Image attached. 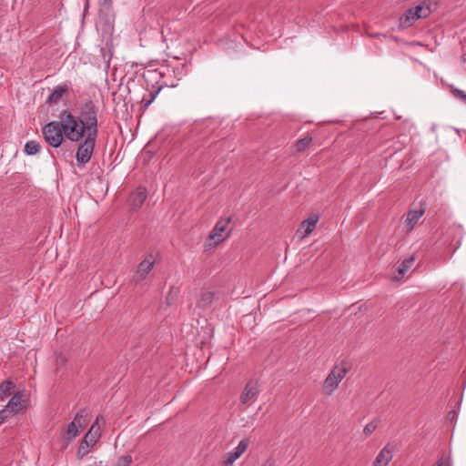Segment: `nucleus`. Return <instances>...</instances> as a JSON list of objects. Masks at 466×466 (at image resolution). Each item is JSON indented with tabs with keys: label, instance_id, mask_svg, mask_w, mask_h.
<instances>
[{
	"label": "nucleus",
	"instance_id": "nucleus-1",
	"mask_svg": "<svg viewBox=\"0 0 466 466\" xmlns=\"http://www.w3.org/2000/svg\"><path fill=\"white\" fill-rule=\"evenodd\" d=\"M58 118L61 123L62 130L66 138L72 142L81 141L84 137L88 136V131L86 129L85 124L78 118L77 116L72 114L67 109L62 110Z\"/></svg>",
	"mask_w": 466,
	"mask_h": 466
},
{
	"label": "nucleus",
	"instance_id": "nucleus-2",
	"mask_svg": "<svg viewBox=\"0 0 466 466\" xmlns=\"http://www.w3.org/2000/svg\"><path fill=\"white\" fill-rule=\"evenodd\" d=\"M463 237V228L460 225L452 224L443 228L439 243L445 246L451 257L460 248Z\"/></svg>",
	"mask_w": 466,
	"mask_h": 466
},
{
	"label": "nucleus",
	"instance_id": "nucleus-3",
	"mask_svg": "<svg viewBox=\"0 0 466 466\" xmlns=\"http://www.w3.org/2000/svg\"><path fill=\"white\" fill-rule=\"evenodd\" d=\"M98 106L92 100H86L80 107L77 116L85 124L88 134L98 135Z\"/></svg>",
	"mask_w": 466,
	"mask_h": 466
},
{
	"label": "nucleus",
	"instance_id": "nucleus-4",
	"mask_svg": "<svg viewBox=\"0 0 466 466\" xmlns=\"http://www.w3.org/2000/svg\"><path fill=\"white\" fill-rule=\"evenodd\" d=\"M349 370L350 364L346 361H342L339 365L335 366L323 382L324 393L330 395L338 388L339 382L345 378Z\"/></svg>",
	"mask_w": 466,
	"mask_h": 466
},
{
	"label": "nucleus",
	"instance_id": "nucleus-5",
	"mask_svg": "<svg viewBox=\"0 0 466 466\" xmlns=\"http://www.w3.org/2000/svg\"><path fill=\"white\" fill-rule=\"evenodd\" d=\"M61 126L60 120L58 119L46 124L42 128L46 142L53 147H60L66 138Z\"/></svg>",
	"mask_w": 466,
	"mask_h": 466
},
{
	"label": "nucleus",
	"instance_id": "nucleus-6",
	"mask_svg": "<svg viewBox=\"0 0 466 466\" xmlns=\"http://www.w3.org/2000/svg\"><path fill=\"white\" fill-rule=\"evenodd\" d=\"M97 136L98 135L88 134L87 137H84L81 141H78L79 144L76 154V159L78 167H84L91 159Z\"/></svg>",
	"mask_w": 466,
	"mask_h": 466
},
{
	"label": "nucleus",
	"instance_id": "nucleus-7",
	"mask_svg": "<svg viewBox=\"0 0 466 466\" xmlns=\"http://www.w3.org/2000/svg\"><path fill=\"white\" fill-rule=\"evenodd\" d=\"M230 221V218H222L217 222L209 235V239L214 240L215 245L222 242L228 236L230 229L228 228Z\"/></svg>",
	"mask_w": 466,
	"mask_h": 466
},
{
	"label": "nucleus",
	"instance_id": "nucleus-8",
	"mask_svg": "<svg viewBox=\"0 0 466 466\" xmlns=\"http://www.w3.org/2000/svg\"><path fill=\"white\" fill-rule=\"evenodd\" d=\"M88 413L86 409L80 410L75 416L73 421H71L66 428L64 431V437L67 441H71L75 439L79 433V428L76 425V422L80 421V419L87 417Z\"/></svg>",
	"mask_w": 466,
	"mask_h": 466
},
{
	"label": "nucleus",
	"instance_id": "nucleus-9",
	"mask_svg": "<svg viewBox=\"0 0 466 466\" xmlns=\"http://www.w3.org/2000/svg\"><path fill=\"white\" fill-rule=\"evenodd\" d=\"M425 208H420L417 210H410L407 213L404 220L405 231L407 234L410 233L414 227L418 224L420 218L424 215Z\"/></svg>",
	"mask_w": 466,
	"mask_h": 466
},
{
	"label": "nucleus",
	"instance_id": "nucleus-10",
	"mask_svg": "<svg viewBox=\"0 0 466 466\" xmlns=\"http://www.w3.org/2000/svg\"><path fill=\"white\" fill-rule=\"evenodd\" d=\"M99 420H103V416L98 415L96 421L92 424L88 431L85 434L83 440L85 443L94 446L101 437V429L98 425Z\"/></svg>",
	"mask_w": 466,
	"mask_h": 466
},
{
	"label": "nucleus",
	"instance_id": "nucleus-11",
	"mask_svg": "<svg viewBox=\"0 0 466 466\" xmlns=\"http://www.w3.org/2000/svg\"><path fill=\"white\" fill-rule=\"evenodd\" d=\"M6 409L13 413H19L25 409L24 394L21 391L15 393L9 400Z\"/></svg>",
	"mask_w": 466,
	"mask_h": 466
},
{
	"label": "nucleus",
	"instance_id": "nucleus-12",
	"mask_svg": "<svg viewBox=\"0 0 466 466\" xmlns=\"http://www.w3.org/2000/svg\"><path fill=\"white\" fill-rule=\"evenodd\" d=\"M154 267V259L152 255L147 257L139 265L137 270L136 281L144 279Z\"/></svg>",
	"mask_w": 466,
	"mask_h": 466
},
{
	"label": "nucleus",
	"instance_id": "nucleus-13",
	"mask_svg": "<svg viewBox=\"0 0 466 466\" xmlns=\"http://www.w3.org/2000/svg\"><path fill=\"white\" fill-rule=\"evenodd\" d=\"M215 292L208 289H202L197 301V307L201 309H208L215 300Z\"/></svg>",
	"mask_w": 466,
	"mask_h": 466
},
{
	"label": "nucleus",
	"instance_id": "nucleus-14",
	"mask_svg": "<svg viewBox=\"0 0 466 466\" xmlns=\"http://www.w3.org/2000/svg\"><path fill=\"white\" fill-rule=\"evenodd\" d=\"M258 394L257 382L248 381L240 396V401L243 404L248 403L249 400L256 399Z\"/></svg>",
	"mask_w": 466,
	"mask_h": 466
},
{
	"label": "nucleus",
	"instance_id": "nucleus-15",
	"mask_svg": "<svg viewBox=\"0 0 466 466\" xmlns=\"http://www.w3.org/2000/svg\"><path fill=\"white\" fill-rule=\"evenodd\" d=\"M147 194L146 188H143V187L137 188V190H135L131 194L130 198H129L132 208L135 209L141 208V206L143 205V203L145 202V200L147 198Z\"/></svg>",
	"mask_w": 466,
	"mask_h": 466
},
{
	"label": "nucleus",
	"instance_id": "nucleus-16",
	"mask_svg": "<svg viewBox=\"0 0 466 466\" xmlns=\"http://www.w3.org/2000/svg\"><path fill=\"white\" fill-rule=\"evenodd\" d=\"M68 87L66 85H61L57 86L54 88L52 93L49 95V96L46 99V103L49 106L57 104L62 97L67 93Z\"/></svg>",
	"mask_w": 466,
	"mask_h": 466
},
{
	"label": "nucleus",
	"instance_id": "nucleus-17",
	"mask_svg": "<svg viewBox=\"0 0 466 466\" xmlns=\"http://www.w3.org/2000/svg\"><path fill=\"white\" fill-rule=\"evenodd\" d=\"M392 459V452L385 446L377 455L372 466H387Z\"/></svg>",
	"mask_w": 466,
	"mask_h": 466
},
{
	"label": "nucleus",
	"instance_id": "nucleus-18",
	"mask_svg": "<svg viewBox=\"0 0 466 466\" xmlns=\"http://www.w3.org/2000/svg\"><path fill=\"white\" fill-rule=\"evenodd\" d=\"M418 19L420 18L415 16L412 8H410L400 16V25L403 28L409 27Z\"/></svg>",
	"mask_w": 466,
	"mask_h": 466
},
{
	"label": "nucleus",
	"instance_id": "nucleus-19",
	"mask_svg": "<svg viewBox=\"0 0 466 466\" xmlns=\"http://www.w3.org/2000/svg\"><path fill=\"white\" fill-rule=\"evenodd\" d=\"M15 389V384L10 380H5L0 384V400H5Z\"/></svg>",
	"mask_w": 466,
	"mask_h": 466
},
{
	"label": "nucleus",
	"instance_id": "nucleus-20",
	"mask_svg": "<svg viewBox=\"0 0 466 466\" xmlns=\"http://www.w3.org/2000/svg\"><path fill=\"white\" fill-rule=\"evenodd\" d=\"M318 219V217H309L301 223L299 229L303 230L305 235L310 234L315 228Z\"/></svg>",
	"mask_w": 466,
	"mask_h": 466
},
{
	"label": "nucleus",
	"instance_id": "nucleus-21",
	"mask_svg": "<svg viewBox=\"0 0 466 466\" xmlns=\"http://www.w3.org/2000/svg\"><path fill=\"white\" fill-rule=\"evenodd\" d=\"M312 137L307 135L303 138L299 139L294 145L296 153H303L311 145Z\"/></svg>",
	"mask_w": 466,
	"mask_h": 466
},
{
	"label": "nucleus",
	"instance_id": "nucleus-22",
	"mask_svg": "<svg viewBox=\"0 0 466 466\" xmlns=\"http://www.w3.org/2000/svg\"><path fill=\"white\" fill-rule=\"evenodd\" d=\"M161 88H162V86H158L155 90H150L148 92L147 97L146 96H144V97L142 99V104H143L142 105V108L143 109L147 108L151 105V103L155 100V98L157 97V96L160 92Z\"/></svg>",
	"mask_w": 466,
	"mask_h": 466
},
{
	"label": "nucleus",
	"instance_id": "nucleus-23",
	"mask_svg": "<svg viewBox=\"0 0 466 466\" xmlns=\"http://www.w3.org/2000/svg\"><path fill=\"white\" fill-rule=\"evenodd\" d=\"M40 144L35 140L27 141L25 145V152L29 156L35 155L40 151Z\"/></svg>",
	"mask_w": 466,
	"mask_h": 466
},
{
	"label": "nucleus",
	"instance_id": "nucleus-24",
	"mask_svg": "<svg viewBox=\"0 0 466 466\" xmlns=\"http://www.w3.org/2000/svg\"><path fill=\"white\" fill-rule=\"evenodd\" d=\"M413 13L415 14L416 17L419 18H426L428 17L431 11L428 5H419L412 8Z\"/></svg>",
	"mask_w": 466,
	"mask_h": 466
},
{
	"label": "nucleus",
	"instance_id": "nucleus-25",
	"mask_svg": "<svg viewBox=\"0 0 466 466\" xmlns=\"http://www.w3.org/2000/svg\"><path fill=\"white\" fill-rule=\"evenodd\" d=\"M415 258L413 256L404 259L398 268V272L400 276H403L413 265Z\"/></svg>",
	"mask_w": 466,
	"mask_h": 466
},
{
	"label": "nucleus",
	"instance_id": "nucleus-26",
	"mask_svg": "<svg viewBox=\"0 0 466 466\" xmlns=\"http://www.w3.org/2000/svg\"><path fill=\"white\" fill-rule=\"evenodd\" d=\"M250 441L248 438L242 439L238 445L232 451L237 456L240 457L248 448Z\"/></svg>",
	"mask_w": 466,
	"mask_h": 466
},
{
	"label": "nucleus",
	"instance_id": "nucleus-27",
	"mask_svg": "<svg viewBox=\"0 0 466 466\" xmlns=\"http://www.w3.org/2000/svg\"><path fill=\"white\" fill-rule=\"evenodd\" d=\"M90 447H92L91 444L85 443V440H82L77 450V457L79 459H83L86 455L89 453Z\"/></svg>",
	"mask_w": 466,
	"mask_h": 466
},
{
	"label": "nucleus",
	"instance_id": "nucleus-28",
	"mask_svg": "<svg viewBox=\"0 0 466 466\" xmlns=\"http://www.w3.org/2000/svg\"><path fill=\"white\" fill-rule=\"evenodd\" d=\"M239 457L237 456L233 451L228 452L224 456V460L222 461L221 466H233L234 462L238 459Z\"/></svg>",
	"mask_w": 466,
	"mask_h": 466
},
{
	"label": "nucleus",
	"instance_id": "nucleus-29",
	"mask_svg": "<svg viewBox=\"0 0 466 466\" xmlns=\"http://www.w3.org/2000/svg\"><path fill=\"white\" fill-rule=\"evenodd\" d=\"M451 92L454 97L461 100L466 105V93L464 91L458 89L456 87H451Z\"/></svg>",
	"mask_w": 466,
	"mask_h": 466
},
{
	"label": "nucleus",
	"instance_id": "nucleus-30",
	"mask_svg": "<svg viewBox=\"0 0 466 466\" xmlns=\"http://www.w3.org/2000/svg\"><path fill=\"white\" fill-rule=\"evenodd\" d=\"M179 290L177 288L172 287L167 296V301L168 305H171L178 296Z\"/></svg>",
	"mask_w": 466,
	"mask_h": 466
},
{
	"label": "nucleus",
	"instance_id": "nucleus-31",
	"mask_svg": "<svg viewBox=\"0 0 466 466\" xmlns=\"http://www.w3.org/2000/svg\"><path fill=\"white\" fill-rule=\"evenodd\" d=\"M132 462V457L130 454H127L118 458L116 466H129Z\"/></svg>",
	"mask_w": 466,
	"mask_h": 466
},
{
	"label": "nucleus",
	"instance_id": "nucleus-32",
	"mask_svg": "<svg viewBox=\"0 0 466 466\" xmlns=\"http://www.w3.org/2000/svg\"><path fill=\"white\" fill-rule=\"evenodd\" d=\"M377 429V424L374 423L373 421L368 423L364 429H363V434L365 435V437H368L370 436L371 433H373L375 431V430Z\"/></svg>",
	"mask_w": 466,
	"mask_h": 466
},
{
	"label": "nucleus",
	"instance_id": "nucleus-33",
	"mask_svg": "<svg viewBox=\"0 0 466 466\" xmlns=\"http://www.w3.org/2000/svg\"><path fill=\"white\" fill-rule=\"evenodd\" d=\"M10 411L5 408L0 410V425L8 418Z\"/></svg>",
	"mask_w": 466,
	"mask_h": 466
},
{
	"label": "nucleus",
	"instance_id": "nucleus-34",
	"mask_svg": "<svg viewBox=\"0 0 466 466\" xmlns=\"http://www.w3.org/2000/svg\"><path fill=\"white\" fill-rule=\"evenodd\" d=\"M111 5H112V1L111 0H101V7L102 9L104 10H109L111 8Z\"/></svg>",
	"mask_w": 466,
	"mask_h": 466
},
{
	"label": "nucleus",
	"instance_id": "nucleus-35",
	"mask_svg": "<svg viewBox=\"0 0 466 466\" xmlns=\"http://www.w3.org/2000/svg\"><path fill=\"white\" fill-rule=\"evenodd\" d=\"M86 424H87L86 417L80 419V421L76 422V425L78 426L79 429H84L86 426Z\"/></svg>",
	"mask_w": 466,
	"mask_h": 466
},
{
	"label": "nucleus",
	"instance_id": "nucleus-36",
	"mask_svg": "<svg viewBox=\"0 0 466 466\" xmlns=\"http://www.w3.org/2000/svg\"><path fill=\"white\" fill-rule=\"evenodd\" d=\"M261 466H274V461L269 458Z\"/></svg>",
	"mask_w": 466,
	"mask_h": 466
},
{
	"label": "nucleus",
	"instance_id": "nucleus-37",
	"mask_svg": "<svg viewBox=\"0 0 466 466\" xmlns=\"http://www.w3.org/2000/svg\"><path fill=\"white\" fill-rule=\"evenodd\" d=\"M433 466H449L448 462H444L442 459L439 460Z\"/></svg>",
	"mask_w": 466,
	"mask_h": 466
},
{
	"label": "nucleus",
	"instance_id": "nucleus-38",
	"mask_svg": "<svg viewBox=\"0 0 466 466\" xmlns=\"http://www.w3.org/2000/svg\"><path fill=\"white\" fill-rule=\"evenodd\" d=\"M455 416H456V412H455V411H450V412L448 413V416H447V417H448V420H453V419L455 418Z\"/></svg>",
	"mask_w": 466,
	"mask_h": 466
}]
</instances>
